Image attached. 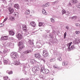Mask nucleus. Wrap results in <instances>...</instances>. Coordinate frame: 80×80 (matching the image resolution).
Returning a JSON list of instances; mask_svg holds the SVG:
<instances>
[{
	"label": "nucleus",
	"mask_w": 80,
	"mask_h": 80,
	"mask_svg": "<svg viewBox=\"0 0 80 80\" xmlns=\"http://www.w3.org/2000/svg\"><path fill=\"white\" fill-rule=\"evenodd\" d=\"M45 68L44 67H42L41 69V72H43V71L45 70Z\"/></svg>",
	"instance_id": "a878e982"
},
{
	"label": "nucleus",
	"mask_w": 80,
	"mask_h": 80,
	"mask_svg": "<svg viewBox=\"0 0 80 80\" xmlns=\"http://www.w3.org/2000/svg\"><path fill=\"white\" fill-rule=\"evenodd\" d=\"M45 25L44 22H40L39 23V27H40V26H42V25Z\"/></svg>",
	"instance_id": "bb28decb"
},
{
	"label": "nucleus",
	"mask_w": 80,
	"mask_h": 80,
	"mask_svg": "<svg viewBox=\"0 0 80 80\" xmlns=\"http://www.w3.org/2000/svg\"><path fill=\"white\" fill-rule=\"evenodd\" d=\"M50 72V71L48 69H45V70L43 71V73L44 74H47Z\"/></svg>",
	"instance_id": "4468645a"
},
{
	"label": "nucleus",
	"mask_w": 80,
	"mask_h": 80,
	"mask_svg": "<svg viewBox=\"0 0 80 80\" xmlns=\"http://www.w3.org/2000/svg\"><path fill=\"white\" fill-rule=\"evenodd\" d=\"M8 19V18H6L4 20V21H3V23H4V22H6L7 20Z\"/></svg>",
	"instance_id": "de8ad7c7"
},
{
	"label": "nucleus",
	"mask_w": 80,
	"mask_h": 80,
	"mask_svg": "<svg viewBox=\"0 0 80 80\" xmlns=\"http://www.w3.org/2000/svg\"><path fill=\"white\" fill-rule=\"evenodd\" d=\"M3 53H7V51H6V50H5V49L3 50Z\"/></svg>",
	"instance_id": "13d9d810"
},
{
	"label": "nucleus",
	"mask_w": 80,
	"mask_h": 80,
	"mask_svg": "<svg viewBox=\"0 0 80 80\" xmlns=\"http://www.w3.org/2000/svg\"><path fill=\"white\" fill-rule=\"evenodd\" d=\"M33 40H29L27 44H28V49H30L28 50L25 52H23V53L25 54H27L28 53H30L32 52V46L33 45Z\"/></svg>",
	"instance_id": "f257e3e1"
},
{
	"label": "nucleus",
	"mask_w": 80,
	"mask_h": 80,
	"mask_svg": "<svg viewBox=\"0 0 80 80\" xmlns=\"http://www.w3.org/2000/svg\"><path fill=\"white\" fill-rule=\"evenodd\" d=\"M43 56L44 57H47V56L48 55V52H47V51L45 50H43Z\"/></svg>",
	"instance_id": "0eeeda50"
},
{
	"label": "nucleus",
	"mask_w": 80,
	"mask_h": 80,
	"mask_svg": "<svg viewBox=\"0 0 80 80\" xmlns=\"http://www.w3.org/2000/svg\"><path fill=\"white\" fill-rule=\"evenodd\" d=\"M9 34L11 35V36H13L15 35V32L12 30H11L9 32Z\"/></svg>",
	"instance_id": "9b49d317"
},
{
	"label": "nucleus",
	"mask_w": 80,
	"mask_h": 80,
	"mask_svg": "<svg viewBox=\"0 0 80 80\" xmlns=\"http://www.w3.org/2000/svg\"><path fill=\"white\" fill-rule=\"evenodd\" d=\"M4 48L5 49V50H6V52H7V53H8V52H10V50L7 48Z\"/></svg>",
	"instance_id": "72a5a7b5"
},
{
	"label": "nucleus",
	"mask_w": 80,
	"mask_h": 80,
	"mask_svg": "<svg viewBox=\"0 0 80 80\" xmlns=\"http://www.w3.org/2000/svg\"><path fill=\"white\" fill-rule=\"evenodd\" d=\"M14 7L16 8H17V9H19V7H20V6L18 4H15L14 5Z\"/></svg>",
	"instance_id": "2eb2a0df"
},
{
	"label": "nucleus",
	"mask_w": 80,
	"mask_h": 80,
	"mask_svg": "<svg viewBox=\"0 0 80 80\" xmlns=\"http://www.w3.org/2000/svg\"><path fill=\"white\" fill-rule=\"evenodd\" d=\"M71 46V44L68 43L67 44V46L68 47V52H70L72 50V49L70 48V46Z\"/></svg>",
	"instance_id": "f8f14e48"
},
{
	"label": "nucleus",
	"mask_w": 80,
	"mask_h": 80,
	"mask_svg": "<svg viewBox=\"0 0 80 80\" xmlns=\"http://www.w3.org/2000/svg\"><path fill=\"white\" fill-rule=\"evenodd\" d=\"M78 17L77 16H74L72 17L71 18L72 20H77V19Z\"/></svg>",
	"instance_id": "b1692460"
},
{
	"label": "nucleus",
	"mask_w": 80,
	"mask_h": 80,
	"mask_svg": "<svg viewBox=\"0 0 80 80\" xmlns=\"http://www.w3.org/2000/svg\"><path fill=\"white\" fill-rule=\"evenodd\" d=\"M55 60L54 58L51 59L50 60V62H54L55 61Z\"/></svg>",
	"instance_id": "c03bdc74"
},
{
	"label": "nucleus",
	"mask_w": 80,
	"mask_h": 80,
	"mask_svg": "<svg viewBox=\"0 0 80 80\" xmlns=\"http://www.w3.org/2000/svg\"><path fill=\"white\" fill-rule=\"evenodd\" d=\"M20 80H25V79L23 78H21Z\"/></svg>",
	"instance_id": "0e129e2a"
},
{
	"label": "nucleus",
	"mask_w": 80,
	"mask_h": 80,
	"mask_svg": "<svg viewBox=\"0 0 80 80\" xmlns=\"http://www.w3.org/2000/svg\"><path fill=\"white\" fill-rule=\"evenodd\" d=\"M30 62L31 63H32V64H34V63H37V61L35 60V59H31Z\"/></svg>",
	"instance_id": "a211bd4d"
},
{
	"label": "nucleus",
	"mask_w": 80,
	"mask_h": 80,
	"mask_svg": "<svg viewBox=\"0 0 80 80\" xmlns=\"http://www.w3.org/2000/svg\"><path fill=\"white\" fill-rule=\"evenodd\" d=\"M62 14H64V13H65L66 12V11H65V10L63 9L62 11Z\"/></svg>",
	"instance_id": "37998d69"
},
{
	"label": "nucleus",
	"mask_w": 80,
	"mask_h": 80,
	"mask_svg": "<svg viewBox=\"0 0 80 80\" xmlns=\"http://www.w3.org/2000/svg\"><path fill=\"white\" fill-rule=\"evenodd\" d=\"M72 2L73 3H78V1L77 0H72Z\"/></svg>",
	"instance_id": "c85d7f7f"
},
{
	"label": "nucleus",
	"mask_w": 80,
	"mask_h": 80,
	"mask_svg": "<svg viewBox=\"0 0 80 80\" xmlns=\"http://www.w3.org/2000/svg\"><path fill=\"white\" fill-rule=\"evenodd\" d=\"M18 15V13H17L14 14V15H15V16H17V15Z\"/></svg>",
	"instance_id": "680f3d73"
},
{
	"label": "nucleus",
	"mask_w": 80,
	"mask_h": 80,
	"mask_svg": "<svg viewBox=\"0 0 80 80\" xmlns=\"http://www.w3.org/2000/svg\"><path fill=\"white\" fill-rule=\"evenodd\" d=\"M56 2H57V1L53 2L52 3V5H55V4H56Z\"/></svg>",
	"instance_id": "bf43d9fd"
},
{
	"label": "nucleus",
	"mask_w": 80,
	"mask_h": 80,
	"mask_svg": "<svg viewBox=\"0 0 80 80\" xmlns=\"http://www.w3.org/2000/svg\"><path fill=\"white\" fill-rule=\"evenodd\" d=\"M49 5H50V2H48L45 4L42 5V7H48Z\"/></svg>",
	"instance_id": "6ab92c4d"
},
{
	"label": "nucleus",
	"mask_w": 80,
	"mask_h": 80,
	"mask_svg": "<svg viewBox=\"0 0 80 80\" xmlns=\"http://www.w3.org/2000/svg\"><path fill=\"white\" fill-rule=\"evenodd\" d=\"M66 36H67V32H65L64 34V38H66Z\"/></svg>",
	"instance_id": "ea45409f"
},
{
	"label": "nucleus",
	"mask_w": 80,
	"mask_h": 80,
	"mask_svg": "<svg viewBox=\"0 0 80 80\" xmlns=\"http://www.w3.org/2000/svg\"><path fill=\"white\" fill-rule=\"evenodd\" d=\"M22 27L23 31H24V32H27L28 30L27 26H26L25 25H22Z\"/></svg>",
	"instance_id": "1a4fd4ad"
},
{
	"label": "nucleus",
	"mask_w": 80,
	"mask_h": 80,
	"mask_svg": "<svg viewBox=\"0 0 80 80\" xmlns=\"http://www.w3.org/2000/svg\"><path fill=\"white\" fill-rule=\"evenodd\" d=\"M58 60H59V61H61L62 60V58L61 57H59L58 58Z\"/></svg>",
	"instance_id": "a18cd8bd"
},
{
	"label": "nucleus",
	"mask_w": 80,
	"mask_h": 80,
	"mask_svg": "<svg viewBox=\"0 0 80 80\" xmlns=\"http://www.w3.org/2000/svg\"><path fill=\"white\" fill-rule=\"evenodd\" d=\"M9 10L10 12V13H9L10 14L12 13L14 11V9L13 8H10L9 9Z\"/></svg>",
	"instance_id": "aec40b11"
},
{
	"label": "nucleus",
	"mask_w": 80,
	"mask_h": 80,
	"mask_svg": "<svg viewBox=\"0 0 80 80\" xmlns=\"http://www.w3.org/2000/svg\"><path fill=\"white\" fill-rule=\"evenodd\" d=\"M3 62L4 65H10L11 62L10 60H9L7 59L4 60Z\"/></svg>",
	"instance_id": "423d86ee"
},
{
	"label": "nucleus",
	"mask_w": 80,
	"mask_h": 80,
	"mask_svg": "<svg viewBox=\"0 0 80 80\" xmlns=\"http://www.w3.org/2000/svg\"><path fill=\"white\" fill-rule=\"evenodd\" d=\"M24 68H28V67H30V66L28 64V63H27L24 65Z\"/></svg>",
	"instance_id": "393cba45"
},
{
	"label": "nucleus",
	"mask_w": 80,
	"mask_h": 80,
	"mask_svg": "<svg viewBox=\"0 0 80 80\" xmlns=\"http://www.w3.org/2000/svg\"><path fill=\"white\" fill-rule=\"evenodd\" d=\"M10 19L12 21H13L15 20V18L13 17L10 16Z\"/></svg>",
	"instance_id": "c756f323"
},
{
	"label": "nucleus",
	"mask_w": 80,
	"mask_h": 80,
	"mask_svg": "<svg viewBox=\"0 0 80 80\" xmlns=\"http://www.w3.org/2000/svg\"><path fill=\"white\" fill-rule=\"evenodd\" d=\"M10 39L12 40H15V39L13 37L11 38Z\"/></svg>",
	"instance_id": "3c124183"
},
{
	"label": "nucleus",
	"mask_w": 80,
	"mask_h": 80,
	"mask_svg": "<svg viewBox=\"0 0 80 80\" xmlns=\"http://www.w3.org/2000/svg\"><path fill=\"white\" fill-rule=\"evenodd\" d=\"M37 63L38 67H42V65L41 64H40V63L38 62H37Z\"/></svg>",
	"instance_id": "473e14b6"
},
{
	"label": "nucleus",
	"mask_w": 80,
	"mask_h": 80,
	"mask_svg": "<svg viewBox=\"0 0 80 80\" xmlns=\"http://www.w3.org/2000/svg\"><path fill=\"white\" fill-rule=\"evenodd\" d=\"M16 37L19 40H21L23 38V36L20 33H17Z\"/></svg>",
	"instance_id": "7ed1b4c3"
},
{
	"label": "nucleus",
	"mask_w": 80,
	"mask_h": 80,
	"mask_svg": "<svg viewBox=\"0 0 80 80\" xmlns=\"http://www.w3.org/2000/svg\"><path fill=\"white\" fill-rule=\"evenodd\" d=\"M76 7L78 8H80V3L78 5H77Z\"/></svg>",
	"instance_id": "864d4df0"
},
{
	"label": "nucleus",
	"mask_w": 80,
	"mask_h": 80,
	"mask_svg": "<svg viewBox=\"0 0 80 80\" xmlns=\"http://www.w3.org/2000/svg\"><path fill=\"white\" fill-rule=\"evenodd\" d=\"M51 22L52 23H53V22H55V20H54V18H52V19L51 18Z\"/></svg>",
	"instance_id": "4c0bfd02"
},
{
	"label": "nucleus",
	"mask_w": 80,
	"mask_h": 80,
	"mask_svg": "<svg viewBox=\"0 0 80 80\" xmlns=\"http://www.w3.org/2000/svg\"><path fill=\"white\" fill-rule=\"evenodd\" d=\"M9 71H8V70H7V71H6V73H8V74H9Z\"/></svg>",
	"instance_id": "e2e57ef3"
},
{
	"label": "nucleus",
	"mask_w": 80,
	"mask_h": 80,
	"mask_svg": "<svg viewBox=\"0 0 80 80\" xmlns=\"http://www.w3.org/2000/svg\"><path fill=\"white\" fill-rule=\"evenodd\" d=\"M14 65H20V62L16 61L14 62Z\"/></svg>",
	"instance_id": "4be33fe9"
},
{
	"label": "nucleus",
	"mask_w": 80,
	"mask_h": 80,
	"mask_svg": "<svg viewBox=\"0 0 80 80\" xmlns=\"http://www.w3.org/2000/svg\"><path fill=\"white\" fill-rule=\"evenodd\" d=\"M9 75H11L12 74H13V72L12 71H9Z\"/></svg>",
	"instance_id": "09e8293b"
},
{
	"label": "nucleus",
	"mask_w": 80,
	"mask_h": 80,
	"mask_svg": "<svg viewBox=\"0 0 80 80\" xmlns=\"http://www.w3.org/2000/svg\"><path fill=\"white\" fill-rule=\"evenodd\" d=\"M0 65H2V62L0 61Z\"/></svg>",
	"instance_id": "774afa93"
},
{
	"label": "nucleus",
	"mask_w": 80,
	"mask_h": 80,
	"mask_svg": "<svg viewBox=\"0 0 80 80\" xmlns=\"http://www.w3.org/2000/svg\"><path fill=\"white\" fill-rule=\"evenodd\" d=\"M40 70V69L38 67H35L33 68L32 69V71L34 73H36L37 72H38Z\"/></svg>",
	"instance_id": "f03ea898"
},
{
	"label": "nucleus",
	"mask_w": 80,
	"mask_h": 80,
	"mask_svg": "<svg viewBox=\"0 0 80 80\" xmlns=\"http://www.w3.org/2000/svg\"><path fill=\"white\" fill-rule=\"evenodd\" d=\"M34 57H35L36 58H40L41 57V56L39 53H37L35 54Z\"/></svg>",
	"instance_id": "ddd939ff"
},
{
	"label": "nucleus",
	"mask_w": 80,
	"mask_h": 80,
	"mask_svg": "<svg viewBox=\"0 0 80 80\" xmlns=\"http://www.w3.org/2000/svg\"><path fill=\"white\" fill-rule=\"evenodd\" d=\"M53 68H58V67H57L56 65H54L53 66Z\"/></svg>",
	"instance_id": "8fccbe9b"
},
{
	"label": "nucleus",
	"mask_w": 80,
	"mask_h": 80,
	"mask_svg": "<svg viewBox=\"0 0 80 80\" xmlns=\"http://www.w3.org/2000/svg\"><path fill=\"white\" fill-rule=\"evenodd\" d=\"M23 1H25V2H27V1H28V0H23Z\"/></svg>",
	"instance_id": "338daca9"
},
{
	"label": "nucleus",
	"mask_w": 80,
	"mask_h": 80,
	"mask_svg": "<svg viewBox=\"0 0 80 80\" xmlns=\"http://www.w3.org/2000/svg\"><path fill=\"white\" fill-rule=\"evenodd\" d=\"M12 6V4L9 3V4H8V7L9 8H11Z\"/></svg>",
	"instance_id": "79ce46f5"
},
{
	"label": "nucleus",
	"mask_w": 80,
	"mask_h": 80,
	"mask_svg": "<svg viewBox=\"0 0 80 80\" xmlns=\"http://www.w3.org/2000/svg\"><path fill=\"white\" fill-rule=\"evenodd\" d=\"M67 65H68V62H62V65H63V66H67Z\"/></svg>",
	"instance_id": "5701e85b"
},
{
	"label": "nucleus",
	"mask_w": 80,
	"mask_h": 80,
	"mask_svg": "<svg viewBox=\"0 0 80 80\" xmlns=\"http://www.w3.org/2000/svg\"><path fill=\"white\" fill-rule=\"evenodd\" d=\"M66 29H67V30H68V29H69V27H68V26H66Z\"/></svg>",
	"instance_id": "4d7b16f0"
},
{
	"label": "nucleus",
	"mask_w": 80,
	"mask_h": 80,
	"mask_svg": "<svg viewBox=\"0 0 80 80\" xmlns=\"http://www.w3.org/2000/svg\"><path fill=\"white\" fill-rule=\"evenodd\" d=\"M1 39L2 40H8V36H2Z\"/></svg>",
	"instance_id": "9d476101"
},
{
	"label": "nucleus",
	"mask_w": 80,
	"mask_h": 80,
	"mask_svg": "<svg viewBox=\"0 0 80 80\" xmlns=\"http://www.w3.org/2000/svg\"><path fill=\"white\" fill-rule=\"evenodd\" d=\"M62 68L61 67V68L58 67V70H61Z\"/></svg>",
	"instance_id": "052dcab7"
},
{
	"label": "nucleus",
	"mask_w": 80,
	"mask_h": 80,
	"mask_svg": "<svg viewBox=\"0 0 80 80\" xmlns=\"http://www.w3.org/2000/svg\"><path fill=\"white\" fill-rule=\"evenodd\" d=\"M21 58L22 59V60H25V58H24L23 55L21 56Z\"/></svg>",
	"instance_id": "a19ab883"
},
{
	"label": "nucleus",
	"mask_w": 80,
	"mask_h": 80,
	"mask_svg": "<svg viewBox=\"0 0 80 80\" xmlns=\"http://www.w3.org/2000/svg\"><path fill=\"white\" fill-rule=\"evenodd\" d=\"M52 33L51 32L50 33V34L49 35V37L50 38H53V36H52Z\"/></svg>",
	"instance_id": "2f4dec72"
},
{
	"label": "nucleus",
	"mask_w": 80,
	"mask_h": 80,
	"mask_svg": "<svg viewBox=\"0 0 80 80\" xmlns=\"http://www.w3.org/2000/svg\"><path fill=\"white\" fill-rule=\"evenodd\" d=\"M3 3H4L5 5H8V4H7V2H6V0H2Z\"/></svg>",
	"instance_id": "7c9ffc66"
},
{
	"label": "nucleus",
	"mask_w": 80,
	"mask_h": 80,
	"mask_svg": "<svg viewBox=\"0 0 80 80\" xmlns=\"http://www.w3.org/2000/svg\"><path fill=\"white\" fill-rule=\"evenodd\" d=\"M41 60H43V61L44 63H45V59H44V58H40Z\"/></svg>",
	"instance_id": "e433bc0d"
},
{
	"label": "nucleus",
	"mask_w": 80,
	"mask_h": 80,
	"mask_svg": "<svg viewBox=\"0 0 80 80\" xmlns=\"http://www.w3.org/2000/svg\"><path fill=\"white\" fill-rule=\"evenodd\" d=\"M42 13L44 15H47V12H46V11L44 9H42Z\"/></svg>",
	"instance_id": "dca6fc26"
},
{
	"label": "nucleus",
	"mask_w": 80,
	"mask_h": 80,
	"mask_svg": "<svg viewBox=\"0 0 80 80\" xmlns=\"http://www.w3.org/2000/svg\"><path fill=\"white\" fill-rule=\"evenodd\" d=\"M8 43H7V42H3V43L1 44V48H6L7 47V46H8Z\"/></svg>",
	"instance_id": "20e7f679"
},
{
	"label": "nucleus",
	"mask_w": 80,
	"mask_h": 80,
	"mask_svg": "<svg viewBox=\"0 0 80 80\" xmlns=\"http://www.w3.org/2000/svg\"><path fill=\"white\" fill-rule=\"evenodd\" d=\"M80 39L79 38H77L73 41V43L74 44H78L80 43Z\"/></svg>",
	"instance_id": "6e6552de"
},
{
	"label": "nucleus",
	"mask_w": 80,
	"mask_h": 80,
	"mask_svg": "<svg viewBox=\"0 0 80 80\" xmlns=\"http://www.w3.org/2000/svg\"><path fill=\"white\" fill-rule=\"evenodd\" d=\"M21 28H18V30H21Z\"/></svg>",
	"instance_id": "69168bd1"
},
{
	"label": "nucleus",
	"mask_w": 80,
	"mask_h": 80,
	"mask_svg": "<svg viewBox=\"0 0 80 80\" xmlns=\"http://www.w3.org/2000/svg\"><path fill=\"white\" fill-rule=\"evenodd\" d=\"M71 47V50H74V49L75 48V46L74 45H72Z\"/></svg>",
	"instance_id": "c9c22d12"
},
{
	"label": "nucleus",
	"mask_w": 80,
	"mask_h": 80,
	"mask_svg": "<svg viewBox=\"0 0 80 80\" xmlns=\"http://www.w3.org/2000/svg\"><path fill=\"white\" fill-rule=\"evenodd\" d=\"M37 75H39V77L40 78H43V76L42 75H41V73L40 72H38V73H37Z\"/></svg>",
	"instance_id": "412c9836"
},
{
	"label": "nucleus",
	"mask_w": 80,
	"mask_h": 80,
	"mask_svg": "<svg viewBox=\"0 0 80 80\" xmlns=\"http://www.w3.org/2000/svg\"><path fill=\"white\" fill-rule=\"evenodd\" d=\"M43 38H47V36L45 35L43 36Z\"/></svg>",
	"instance_id": "6e6d98bb"
},
{
	"label": "nucleus",
	"mask_w": 80,
	"mask_h": 80,
	"mask_svg": "<svg viewBox=\"0 0 80 80\" xmlns=\"http://www.w3.org/2000/svg\"><path fill=\"white\" fill-rule=\"evenodd\" d=\"M75 32L77 34V35H78V34H79V33H80V32L77 31H76Z\"/></svg>",
	"instance_id": "603ef678"
},
{
	"label": "nucleus",
	"mask_w": 80,
	"mask_h": 80,
	"mask_svg": "<svg viewBox=\"0 0 80 80\" xmlns=\"http://www.w3.org/2000/svg\"><path fill=\"white\" fill-rule=\"evenodd\" d=\"M23 48V46H22V47H19V50L20 51H21V50H22V48Z\"/></svg>",
	"instance_id": "58836bf2"
},
{
	"label": "nucleus",
	"mask_w": 80,
	"mask_h": 80,
	"mask_svg": "<svg viewBox=\"0 0 80 80\" xmlns=\"http://www.w3.org/2000/svg\"><path fill=\"white\" fill-rule=\"evenodd\" d=\"M30 14V10H27L25 12V14L26 15H28V14Z\"/></svg>",
	"instance_id": "cd10ccee"
},
{
	"label": "nucleus",
	"mask_w": 80,
	"mask_h": 80,
	"mask_svg": "<svg viewBox=\"0 0 80 80\" xmlns=\"http://www.w3.org/2000/svg\"><path fill=\"white\" fill-rule=\"evenodd\" d=\"M68 5L69 6V7H72V4H71L70 2H69Z\"/></svg>",
	"instance_id": "5fc2aeb1"
},
{
	"label": "nucleus",
	"mask_w": 80,
	"mask_h": 80,
	"mask_svg": "<svg viewBox=\"0 0 80 80\" xmlns=\"http://www.w3.org/2000/svg\"><path fill=\"white\" fill-rule=\"evenodd\" d=\"M30 25L33 27H35L36 26V23L34 22H32L30 23Z\"/></svg>",
	"instance_id": "f3484780"
},
{
	"label": "nucleus",
	"mask_w": 80,
	"mask_h": 80,
	"mask_svg": "<svg viewBox=\"0 0 80 80\" xmlns=\"http://www.w3.org/2000/svg\"><path fill=\"white\" fill-rule=\"evenodd\" d=\"M11 56L12 58L17 59L18 57V54L16 53H12L11 54Z\"/></svg>",
	"instance_id": "39448f33"
},
{
	"label": "nucleus",
	"mask_w": 80,
	"mask_h": 80,
	"mask_svg": "<svg viewBox=\"0 0 80 80\" xmlns=\"http://www.w3.org/2000/svg\"><path fill=\"white\" fill-rule=\"evenodd\" d=\"M4 26V24L3 23L0 24V27H3Z\"/></svg>",
	"instance_id": "49530a36"
},
{
	"label": "nucleus",
	"mask_w": 80,
	"mask_h": 80,
	"mask_svg": "<svg viewBox=\"0 0 80 80\" xmlns=\"http://www.w3.org/2000/svg\"><path fill=\"white\" fill-rule=\"evenodd\" d=\"M23 45V43L22 42H19V46L22 47Z\"/></svg>",
	"instance_id": "f704fd0d"
}]
</instances>
